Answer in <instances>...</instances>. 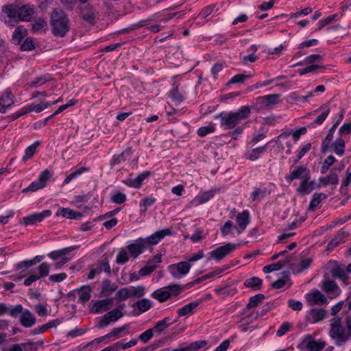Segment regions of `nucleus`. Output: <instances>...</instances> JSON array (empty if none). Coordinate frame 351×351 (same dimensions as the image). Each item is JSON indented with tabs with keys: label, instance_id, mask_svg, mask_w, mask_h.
Masks as SVG:
<instances>
[{
	"label": "nucleus",
	"instance_id": "9",
	"mask_svg": "<svg viewBox=\"0 0 351 351\" xmlns=\"http://www.w3.org/2000/svg\"><path fill=\"white\" fill-rule=\"evenodd\" d=\"M51 210H44L42 212L35 213L23 218V224L25 226H33L41 222L44 219L51 215Z\"/></svg>",
	"mask_w": 351,
	"mask_h": 351
},
{
	"label": "nucleus",
	"instance_id": "58",
	"mask_svg": "<svg viewBox=\"0 0 351 351\" xmlns=\"http://www.w3.org/2000/svg\"><path fill=\"white\" fill-rule=\"evenodd\" d=\"M330 113L328 107H326L324 110L313 121L312 124L321 125L325 121Z\"/></svg>",
	"mask_w": 351,
	"mask_h": 351
},
{
	"label": "nucleus",
	"instance_id": "51",
	"mask_svg": "<svg viewBox=\"0 0 351 351\" xmlns=\"http://www.w3.org/2000/svg\"><path fill=\"white\" fill-rule=\"evenodd\" d=\"M106 315L110 322H116L123 316L121 311L118 308L112 309V311L106 313Z\"/></svg>",
	"mask_w": 351,
	"mask_h": 351
},
{
	"label": "nucleus",
	"instance_id": "40",
	"mask_svg": "<svg viewBox=\"0 0 351 351\" xmlns=\"http://www.w3.org/2000/svg\"><path fill=\"white\" fill-rule=\"evenodd\" d=\"M169 317H165L163 319L158 322L154 327L152 328L157 335H160L165 330H166L169 326L170 323Z\"/></svg>",
	"mask_w": 351,
	"mask_h": 351
},
{
	"label": "nucleus",
	"instance_id": "6",
	"mask_svg": "<svg viewBox=\"0 0 351 351\" xmlns=\"http://www.w3.org/2000/svg\"><path fill=\"white\" fill-rule=\"evenodd\" d=\"M330 336L337 340V344L341 346L346 343L348 338L344 335V330L341 326V319L339 317H334L330 321Z\"/></svg>",
	"mask_w": 351,
	"mask_h": 351
},
{
	"label": "nucleus",
	"instance_id": "44",
	"mask_svg": "<svg viewBox=\"0 0 351 351\" xmlns=\"http://www.w3.org/2000/svg\"><path fill=\"white\" fill-rule=\"evenodd\" d=\"M332 146L336 154L339 156H341L345 152V141L343 138H337L332 144Z\"/></svg>",
	"mask_w": 351,
	"mask_h": 351
},
{
	"label": "nucleus",
	"instance_id": "23",
	"mask_svg": "<svg viewBox=\"0 0 351 351\" xmlns=\"http://www.w3.org/2000/svg\"><path fill=\"white\" fill-rule=\"evenodd\" d=\"M303 343L308 351H320L326 346L324 341H315L311 335L306 336L303 340Z\"/></svg>",
	"mask_w": 351,
	"mask_h": 351
},
{
	"label": "nucleus",
	"instance_id": "50",
	"mask_svg": "<svg viewBox=\"0 0 351 351\" xmlns=\"http://www.w3.org/2000/svg\"><path fill=\"white\" fill-rule=\"evenodd\" d=\"M207 345L206 340H199L191 343L189 345H186L189 351H198L203 347Z\"/></svg>",
	"mask_w": 351,
	"mask_h": 351
},
{
	"label": "nucleus",
	"instance_id": "55",
	"mask_svg": "<svg viewBox=\"0 0 351 351\" xmlns=\"http://www.w3.org/2000/svg\"><path fill=\"white\" fill-rule=\"evenodd\" d=\"M117 287L115 284L111 283L109 280H106L102 282L101 290L103 293H110L114 291Z\"/></svg>",
	"mask_w": 351,
	"mask_h": 351
},
{
	"label": "nucleus",
	"instance_id": "21",
	"mask_svg": "<svg viewBox=\"0 0 351 351\" xmlns=\"http://www.w3.org/2000/svg\"><path fill=\"white\" fill-rule=\"evenodd\" d=\"M330 273L333 278H339L344 284L348 285L349 276L348 272L344 270L337 262L334 263L333 267L330 269Z\"/></svg>",
	"mask_w": 351,
	"mask_h": 351
},
{
	"label": "nucleus",
	"instance_id": "61",
	"mask_svg": "<svg viewBox=\"0 0 351 351\" xmlns=\"http://www.w3.org/2000/svg\"><path fill=\"white\" fill-rule=\"evenodd\" d=\"M131 296L130 289L126 287L120 289L116 293V297L119 298L121 300H125Z\"/></svg>",
	"mask_w": 351,
	"mask_h": 351
},
{
	"label": "nucleus",
	"instance_id": "8",
	"mask_svg": "<svg viewBox=\"0 0 351 351\" xmlns=\"http://www.w3.org/2000/svg\"><path fill=\"white\" fill-rule=\"evenodd\" d=\"M191 268V265L189 261H181L176 264H171L168 266V271L171 276L176 278L179 279L181 277L186 275Z\"/></svg>",
	"mask_w": 351,
	"mask_h": 351
},
{
	"label": "nucleus",
	"instance_id": "1",
	"mask_svg": "<svg viewBox=\"0 0 351 351\" xmlns=\"http://www.w3.org/2000/svg\"><path fill=\"white\" fill-rule=\"evenodd\" d=\"M172 234L173 230L171 228L160 230L149 237L138 238L134 240L132 243H130L127 246V249L130 253L132 258L136 259L146 250L158 244L163 238H165V237Z\"/></svg>",
	"mask_w": 351,
	"mask_h": 351
},
{
	"label": "nucleus",
	"instance_id": "37",
	"mask_svg": "<svg viewBox=\"0 0 351 351\" xmlns=\"http://www.w3.org/2000/svg\"><path fill=\"white\" fill-rule=\"evenodd\" d=\"M308 301H312L317 304H323L326 302L327 299L319 291L315 290L308 295Z\"/></svg>",
	"mask_w": 351,
	"mask_h": 351
},
{
	"label": "nucleus",
	"instance_id": "29",
	"mask_svg": "<svg viewBox=\"0 0 351 351\" xmlns=\"http://www.w3.org/2000/svg\"><path fill=\"white\" fill-rule=\"evenodd\" d=\"M56 216H62L64 218L70 219H80L82 214L69 208H60L56 213Z\"/></svg>",
	"mask_w": 351,
	"mask_h": 351
},
{
	"label": "nucleus",
	"instance_id": "60",
	"mask_svg": "<svg viewBox=\"0 0 351 351\" xmlns=\"http://www.w3.org/2000/svg\"><path fill=\"white\" fill-rule=\"evenodd\" d=\"M154 336V329L149 328L143 333H141L138 337V339L141 341L143 343H147L149 340H150L152 337Z\"/></svg>",
	"mask_w": 351,
	"mask_h": 351
},
{
	"label": "nucleus",
	"instance_id": "20",
	"mask_svg": "<svg viewBox=\"0 0 351 351\" xmlns=\"http://www.w3.org/2000/svg\"><path fill=\"white\" fill-rule=\"evenodd\" d=\"M19 21H29L34 14V7L30 4L18 6Z\"/></svg>",
	"mask_w": 351,
	"mask_h": 351
},
{
	"label": "nucleus",
	"instance_id": "4",
	"mask_svg": "<svg viewBox=\"0 0 351 351\" xmlns=\"http://www.w3.org/2000/svg\"><path fill=\"white\" fill-rule=\"evenodd\" d=\"M184 289L180 285L171 284L154 291L151 296L159 302H164L167 300L180 295Z\"/></svg>",
	"mask_w": 351,
	"mask_h": 351
},
{
	"label": "nucleus",
	"instance_id": "18",
	"mask_svg": "<svg viewBox=\"0 0 351 351\" xmlns=\"http://www.w3.org/2000/svg\"><path fill=\"white\" fill-rule=\"evenodd\" d=\"M150 174V171H145L138 175L135 178H129L123 181V182L128 186L138 189L142 186L143 181L149 178Z\"/></svg>",
	"mask_w": 351,
	"mask_h": 351
},
{
	"label": "nucleus",
	"instance_id": "48",
	"mask_svg": "<svg viewBox=\"0 0 351 351\" xmlns=\"http://www.w3.org/2000/svg\"><path fill=\"white\" fill-rule=\"evenodd\" d=\"M135 306L141 312H146L152 307V302L148 299L144 298L137 301Z\"/></svg>",
	"mask_w": 351,
	"mask_h": 351
},
{
	"label": "nucleus",
	"instance_id": "32",
	"mask_svg": "<svg viewBox=\"0 0 351 351\" xmlns=\"http://www.w3.org/2000/svg\"><path fill=\"white\" fill-rule=\"evenodd\" d=\"M169 96L173 101L180 103L186 98V93L179 90L178 85L173 84V88L169 92Z\"/></svg>",
	"mask_w": 351,
	"mask_h": 351
},
{
	"label": "nucleus",
	"instance_id": "43",
	"mask_svg": "<svg viewBox=\"0 0 351 351\" xmlns=\"http://www.w3.org/2000/svg\"><path fill=\"white\" fill-rule=\"evenodd\" d=\"M327 197L326 195L323 193H315L313 195L312 199L310 202L308 209L314 210L315 208L319 205L322 200Z\"/></svg>",
	"mask_w": 351,
	"mask_h": 351
},
{
	"label": "nucleus",
	"instance_id": "13",
	"mask_svg": "<svg viewBox=\"0 0 351 351\" xmlns=\"http://www.w3.org/2000/svg\"><path fill=\"white\" fill-rule=\"evenodd\" d=\"M80 16L88 23H93L95 19L96 12L93 6L89 3L80 4L77 7Z\"/></svg>",
	"mask_w": 351,
	"mask_h": 351
},
{
	"label": "nucleus",
	"instance_id": "47",
	"mask_svg": "<svg viewBox=\"0 0 351 351\" xmlns=\"http://www.w3.org/2000/svg\"><path fill=\"white\" fill-rule=\"evenodd\" d=\"M265 298V295L262 293L256 294L251 297L249 300L247 307L248 308L256 307L260 303L263 302Z\"/></svg>",
	"mask_w": 351,
	"mask_h": 351
},
{
	"label": "nucleus",
	"instance_id": "56",
	"mask_svg": "<svg viewBox=\"0 0 351 351\" xmlns=\"http://www.w3.org/2000/svg\"><path fill=\"white\" fill-rule=\"evenodd\" d=\"M215 127L212 124L207 126H202L197 130V134L201 137H204L207 134L215 132Z\"/></svg>",
	"mask_w": 351,
	"mask_h": 351
},
{
	"label": "nucleus",
	"instance_id": "11",
	"mask_svg": "<svg viewBox=\"0 0 351 351\" xmlns=\"http://www.w3.org/2000/svg\"><path fill=\"white\" fill-rule=\"evenodd\" d=\"M237 247V245L228 243L224 245L217 247L215 250L210 252V256L216 261H220L226 255L234 251Z\"/></svg>",
	"mask_w": 351,
	"mask_h": 351
},
{
	"label": "nucleus",
	"instance_id": "41",
	"mask_svg": "<svg viewBox=\"0 0 351 351\" xmlns=\"http://www.w3.org/2000/svg\"><path fill=\"white\" fill-rule=\"evenodd\" d=\"M156 202V198L152 195L143 199L139 204V206L141 208L140 210L141 214L145 215L147 213V208L152 206Z\"/></svg>",
	"mask_w": 351,
	"mask_h": 351
},
{
	"label": "nucleus",
	"instance_id": "49",
	"mask_svg": "<svg viewBox=\"0 0 351 351\" xmlns=\"http://www.w3.org/2000/svg\"><path fill=\"white\" fill-rule=\"evenodd\" d=\"M51 265L49 263L47 262L42 263L38 267V274L37 275L38 277H39V279L47 276L49 275V271H50Z\"/></svg>",
	"mask_w": 351,
	"mask_h": 351
},
{
	"label": "nucleus",
	"instance_id": "45",
	"mask_svg": "<svg viewBox=\"0 0 351 351\" xmlns=\"http://www.w3.org/2000/svg\"><path fill=\"white\" fill-rule=\"evenodd\" d=\"M234 230L238 228L234 225L233 222L230 220L227 221L224 225L221 228V232L223 237H226L233 234Z\"/></svg>",
	"mask_w": 351,
	"mask_h": 351
},
{
	"label": "nucleus",
	"instance_id": "59",
	"mask_svg": "<svg viewBox=\"0 0 351 351\" xmlns=\"http://www.w3.org/2000/svg\"><path fill=\"white\" fill-rule=\"evenodd\" d=\"M129 256L125 250L121 249L117 256V263L123 265L129 261Z\"/></svg>",
	"mask_w": 351,
	"mask_h": 351
},
{
	"label": "nucleus",
	"instance_id": "16",
	"mask_svg": "<svg viewBox=\"0 0 351 351\" xmlns=\"http://www.w3.org/2000/svg\"><path fill=\"white\" fill-rule=\"evenodd\" d=\"M112 304V298L97 300L90 308V312L94 314L101 313L109 310Z\"/></svg>",
	"mask_w": 351,
	"mask_h": 351
},
{
	"label": "nucleus",
	"instance_id": "10",
	"mask_svg": "<svg viewBox=\"0 0 351 351\" xmlns=\"http://www.w3.org/2000/svg\"><path fill=\"white\" fill-rule=\"evenodd\" d=\"M280 97L279 94H271L256 98V105L258 109H271L278 102V99Z\"/></svg>",
	"mask_w": 351,
	"mask_h": 351
},
{
	"label": "nucleus",
	"instance_id": "27",
	"mask_svg": "<svg viewBox=\"0 0 351 351\" xmlns=\"http://www.w3.org/2000/svg\"><path fill=\"white\" fill-rule=\"evenodd\" d=\"M292 261L291 256L286 257L285 259L279 261L275 263L265 265L263 271L265 274H269L274 271H278L282 269L285 266L288 265Z\"/></svg>",
	"mask_w": 351,
	"mask_h": 351
},
{
	"label": "nucleus",
	"instance_id": "15",
	"mask_svg": "<svg viewBox=\"0 0 351 351\" xmlns=\"http://www.w3.org/2000/svg\"><path fill=\"white\" fill-rule=\"evenodd\" d=\"M219 191L217 189H212L206 191H200L191 201V204L194 206L203 204L212 199Z\"/></svg>",
	"mask_w": 351,
	"mask_h": 351
},
{
	"label": "nucleus",
	"instance_id": "7",
	"mask_svg": "<svg viewBox=\"0 0 351 351\" xmlns=\"http://www.w3.org/2000/svg\"><path fill=\"white\" fill-rule=\"evenodd\" d=\"M52 176V173L49 169L43 171L38 176V179L32 182L27 188L23 189V193L28 192H34L46 186L47 181Z\"/></svg>",
	"mask_w": 351,
	"mask_h": 351
},
{
	"label": "nucleus",
	"instance_id": "28",
	"mask_svg": "<svg viewBox=\"0 0 351 351\" xmlns=\"http://www.w3.org/2000/svg\"><path fill=\"white\" fill-rule=\"evenodd\" d=\"M348 232L344 228H341L334 238L328 243V250H332L340 243H344L345 238L348 237Z\"/></svg>",
	"mask_w": 351,
	"mask_h": 351
},
{
	"label": "nucleus",
	"instance_id": "53",
	"mask_svg": "<svg viewBox=\"0 0 351 351\" xmlns=\"http://www.w3.org/2000/svg\"><path fill=\"white\" fill-rule=\"evenodd\" d=\"M39 143H35L29 146H28L25 151V155L23 158L24 161H26L28 159H30L35 154L36 147Z\"/></svg>",
	"mask_w": 351,
	"mask_h": 351
},
{
	"label": "nucleus",
	"instance_id": "64",
	"mask_svg": "<svg viewBox=\"0 0 351 351\" xmlns=\"http://www.w3.org/2000/svg\"><path fill=\"white\" fill-rule=\"evenodd\" d=\"M291 327V324L289 322H283L279 329L276 332V335L278 337H282L285 334H286L288 331H289Z\"/></svg>",
	"mask_w": 351,
	"mask_h": 351
},
{
	"label": "nucleus",
	"instance_id": "62",
	"mask_svg": "<svg viewBox=\"0 0 351 351\" xmlns=\"http://www.w3.org/2000/svg\"><path fill=\"white\" fill-rule=\"evenodd\" d=\"M99 269H101V272L104 271L107 274H110L111 269L109 265V262L108 258H105L103 260L100 261L97 263Z\"/></svg>",
	"mask_w": 351,
	"mask_h": 351
},
{
	"label": "nucleus",
	"instance_id": "12",
	"mask_svg": "<svg viewBox=\"0 0 351 351\" xmlns=\"http://www.w3.org/2000/svg\"><path fill=\"white\" fill-rule=\"evenodd\" d=\"M19 315L20 324L24 328H31L36 323L35 315L29 310L24 309L22 305Z\"/></svg>",
	"mask_w": 351,
	"mask_h": 351
},
{
	"label": "nucleus",
	"instance_id": "57",
	"mask_svg": "<svg viewBox=\"0 0 351 351\" xmlns=\"http://www.w3.org/2000/svg\"><path fill=\"white\" fill-rule=\"evenodd\" d=\"M131 296L141 298L145 295V288L143 286L131 287Z\"/></svg>",
	"mask_w": 351,
	"mask_h": 351
},
{
	"label": "nucleus",
	"instance_id": "39",
	"mask_svg": "<svg viewBox=\"0 0 351 351\" xmlns=\"http://www.w3.org/2000/svg\"><path fill=\"white\" fill-rule=\"evenodd\" d=\"M73 250L72 247H65L58 250H54L47 254V256L53 261H58L59 258L66 256Z\"/></svg>",
	"mask_w": 351,
	"mask_h": 351
},
{
	"label": "nucleus",
	"instance_id": "17",
	"mask_svg": "<svg viewBox=\"0 0 351 351\" xmlns=\"http://www.w3.org/2000/svg\"><path fill=\"white\" fill-rule=\"evenodd\" d=\"M236 222L238 225V234L242 232L250 222V215L247 210H243L236 215Z\"/></svg>",
	"mask_w": 351,
	"mask_h": 351
},
{
	"label": "nucleus",
	"instance_id": "63",
	"mask_svg": "<svg viewBox=\"0 0 351 351\" xmlns=\"http://www.w3.org/2000/svg\"><path fill=\"white\" fill-rule=\"evenodd\" d=\"M111 200L115 204H121L126 201V195L123 193L117 192L112 196Z\"/></svg>",
	"mask_w": 351,
	"mask_h": 351
},
{
	"label": "nucleus",
	"instance_id": "35",
	"mask_svg": "<svg viewBox=\"0 0 351 351\" xmlns=\"http://www.w3.org/2000/svg\"><path fill=\"white\" fill-rule=\"evenodd\" d=\"M129 328V325L128 324H125L121 327H119V328H114L112 330L111 332H110L109 333H108L107 335L103 336V337H99L97 339H95V341H97V343H99L100 341L106 339H108V338H111L112 337H119V333H121V332H123V330L128 329Z\"/></svg>",
	"mask_w": 351,
	"mask_h": 351
},
{
	"label": "nucleus",
	"instance_id": "14",
	"mask_svg": "<svg viewBox=\"0 0 351 351\" xmlns=\"http://www.w3.org/2000/svg\"><path fill=\"white\" fill-rule=\"evenodd\" d=\"M14 95L11 88H6L0 97V112L5 113L6 110L11 108L14 101Z\"/></svg>",
	"mask_w": 351,
	"mask_h": 351
},
{
	"label": "nucleus",
	"instance_id": "54",
	"mask_svg": "<svg viewBox=\"0 0 351 351\" xmlns=\"http://www.w3.org/2000/svg\"><path fill=\"white\" fill-rule=\"evenodd\" d=\"M336 17H337V14H332V15L328 16V17H326L325 19H323L319 21V22L317 23L318 27L315 29V31H320L325 26L331 23L333 21H335Z\"/></svg>",
	"mask_w": 351,
	"mask_h": 351
},
{
	"label": "nucleus",
	"instance_id": "5",
	"mask_svg": "<svg viewBox=\"0 0 351 351\" xmlns=\"http://www.w3.org/2000/svg\"><path fill=\"white\" fill-rule=\"evenodd\" d=\"M0 19L8 26L14 27L19 21L18 6L8 4L2 8Z\"/></svg>",
	"mask_w": 351,
	"mask_h": 351
},
{
	"label": "nucleus",
	"instance_id": "36",
	"mask_svg": "<svg viewBox=\"0 0 351 351\" xmlns=\"http://www.w3.org/2000/svg\"><path fill=\"white\" fill-rule=\"evenodd\" d=\"M262 283L263 280L261 278L254 276L246 279L244 281V286L256 291L261 289Z\"/></svg>",
	"mask_w": 351,
	"mask_h": 351
},
{
	"label": "nucleus",
	"instance_id": "19",
	"mask_svg": "<svg viewBox=\"0 0 351 351\" xmlns=\"http://www.w3.org/2000/svg\"><path fill=\"white\" fill-rule=\"evenodd\" d=\"M203 299H199L191 302L190 303L184 305V306L177 310L178 317L180 318L183 316L189 315L194 313V310L202 302Z\"/></svg>",
	"mask_w": 351,
	"mask_h": 351
},
{
	"label": "nucleus",
	"instance_id": "33",
	"mask_svg": "<svg viewBox=\"0 0 351 351\" xmlns=\"http://www.w3.org/2000/svg\"><path fill=\"white\" fill-rule=\"evenodd\" d=\"M26 34L27 29L22 25L18 26L13 32L12 40L14 44L19 45Z\"/></svg>",
	"mask_w": 351,
	"mask_h": 351
},
{
	"label": "nucleus",
	"instance_id": "2",
	"mask_svg": "<svg viewBox=\"0 0 351 351\" xmlns=\"http://www.w3.org/2000/svg\"><path fill=\"white\" fill-rule=\"evenodd\" d=\"M250 114V108L243 106L234 112L222 111L214 116L215 119H220V126L224 130L233 129Z\"/></svg>",
	"mask_w": 351,
	"mask_h": 351
},
{
	"label": "nucleus",
	"instance_id": "38",
	"mask_svg": "<svg viewBox=\"0 0 351 351\" xmlns=\"http://www.w3.org/2000/svg\"><path fill=\"white\" fill-rule=\"evenodd\" d=\"M92 289L90 286H83L78 291L79 300L82 303H85L90 298V293Z\"/></svg>",
	"mask_w": 351,
	"mask_h": 351
},
{
	"label": "nucleus",
	"instance_id": "34",
	"mask_svg": "<svg viewBox=\"0 0 351 351\" xmlns=\"http://www.w3.org/2000/svg\"><path fill=\"white\" fill-rule=\"evenodd\" d=\"M267 144L264 146L256 147L247 151L246 153V158L250 160H255L258 159L261 154H263L267 149Z\"/></svg>",
	"mask_w": 351,
	"mask_h": 351
},
{
	"label": "nucleus",
	"instance_id": "22",
	"mask_svg": "<svg viewBox=\"0 0 351 351\" xmlns=\"http://www.w3.org/2000/svg\"><path fill=\"white\" fill-rule=\"evenodd\" d=\"M309 171L303 165L298 166L295 169L290 173L289 175L285 176V179L288 183H291L295 179H304V177L308 176Z\"/></svg>",
	"mask_w": 351,
	"mask_h": 351
},
{
	"label": "nucleus",
	"instance_id": "31",
	"mask_svg": "<svg viewBox=\"0 0 351 351\" xmlns=\"http://www.w3.org/2000/svg\"><path fill=\"white\" fill-rule=\"evenodd\" d=\"M60 323H61V321L58 319H53V320L47 322V324H43L40 327L34 328L32 330V333L34 335L42 334L48 329L56 328L58 325L60 324Z\"/></svg>",
	"mask_w": 351,
	"mask_h": 351
},
{
	"label": "nucleus",
	"instance_id": "24",
	"mask_svg": "<svg viewBox=\"0 0 351 351\" xmlns=\"http://www.w3.org/2000/svg\"><path fill=\"white\" fill-rule=\"evenodd\" d=\"M310 174L304 178L300 186L297 189V191L302 195L310 193L315 188V183L313 180H310Z\"/></svg>",
	"mask_w": 351,
	"mask_h": 351
},
{
	"label": "nucleus",
	"instance_id": "25",
	"mask_svg": "<svg viewBox=\"0 0 351 351\" xmlns=\"http://www.w3.org/2000/svg\"><path fill=\"white\" fill-rule=\"evenodd\" d=\"M21 311V304L8 306L5 303L0 302V316L8 313L11 317L16 318L19 316Z\"/></svg>",
	"mask_w": 351,
	"mask_h": 351
},
{
	"label": "nucleus",
	"instance_id": "46",
	"mask_svg": "<svg viewBox=\"0 0 351 351\" xmlns=\"http://www.w3.org/2000/svg\"><path fill=\"white\" fill-rule=\"evenodd\" d=\"M138 342V339H132L130 341L127 343H124L123 340L119 341L114 343V347L117 348V351H119L120 350H125L128 348H130L132 346H134Z\"/></svg>",
	"mask_w": 351,
	"mask_h": 351
},
{
	"label": "nucleus",
	"instance_id": "52",
	"mask_svg": "<svg viewBox=\"0 0 351 351\" xmlns=\"http://www.w3.org/2000/svg\"><path fill=\"white\" fill-rule=\"evenodd\" d=\"M336 161L335 158L333 156H328L324 161L320 171L322 174L326 173L330 167L334 164Z\"/></svg>",
	"mask_w": 351,
	"mask_h": 351
},
{
	"label": "nucleus",
	"instance_id": "26",
	"mask_svg": "<svg viewBox=\"0 0 351 351\" xmlns=\"http://www.w3.org/2000/svg\"><path fill=\"white\" fill-rule=\"evenodd\" d=\"M322 290L328 295H332L335 297L341 293V289L338 285L333 280H325L322 282Z\"/></svg>",
	"mask_w": 351,
	"mask_h": 351
},
{
	"label": "nucleus",
	"instance_id": "30",
	"mask_svg": "<svg viewBox=\"0 0 351 351\" xmlns=\"http://www.w3.org/2000/svg\"><path fill=\"white\" fill-rule=\"evenodd\" d=\"M326 311L324 309H312L306 316V320L311 324L318 322L326 317Z\"/></svg>",
	"mask_w": 351,
	"mask_h": 351
},
{
	"label": "nucleus",
	"instance_id": "3",
	"mask_svg": "<svg viewBox=\"0 0 351 351\" xmlns=\"http://www.w3.org/2000/svg\"><path fill=\"white\" fill-rule=\"evenodd\" d=\"M51 32L55 36L64 37L70 30L69 19L65 12L60 8H55L50 14Z\"/></svg>",
	"mask_w": 351,
	"mask_h": 351
},
{
	"label": "nucleus",
	"instance_id": "42",
	"mask_svg": "<svg viewBox=\"0 0 351 351\" xmlns=\"http://www.w3.org/2000/svg\"><path fill=\"white\" fill-rule=\"evenodd\" d=\"M268 193H269L265 189H261L260 188L255 187L251 193L250 199L252 201H261L262 199L265 198Z\"/></svg>",
	"mask_w": 351,
	"mask_h": 351
}]
</instances>
